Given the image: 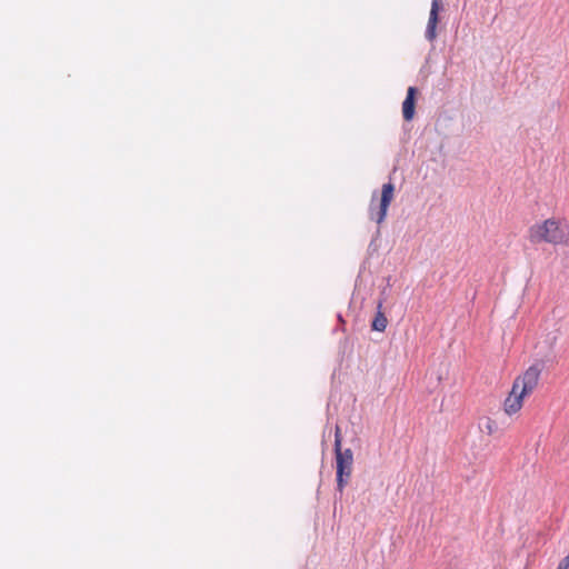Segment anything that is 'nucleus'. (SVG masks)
Listing matches in <instances>:
<instances>
[{"label": "nucleus", "instance_id": "obj_1", "mask_svg": "<svg viewBox=\"0 0 569 569\" xmlns=\"http://www.w3.org/2000/svg\"><path fill=\"white\" fill-rule=\"evenodd\" d=\"M540 376L541 369L533 365L513 380L511 390L503 401L506 415L513 416L521 410L525 398L537 389Z\"/></svg>", "mask_w": 569, "mask_h": 569}, {"label": "nucleus", "instance_id": "obj_2", "mask_svg": "<svg viewBox=\"0 0 569 569\" xmlns=\"http://www.w3.org/2000/svg\"><path fill=\"white\" fill-rule=\"evenodd\" d=\"M528 239L533 244L545 242L553 246H567L569 243V226L560 219L548 218L529 228Z\"/></svg>", "mask_w": 569, "mask_h": 569}, {"label": "nucleus", "instance_id": "obj_3", "mask_svg": "<svg viewBox=\"0 0 569 569\" xmlns=\"http://www.w3.org/2000/svg\"><path fill=\"white\" fill-rule=\"evenodd\" d=\"M337 489L342 492L352 473L353 453L351 449L336 451Z\"/></svg>", "mask_w": 569, "mask_h": 569}, {"label": "nucleus", "instance_id": "obj_4", "mask_svg": "<svg viewBox=\"0 0 569 569\" xmlns=\"http://www.w3.org/2000/svg\"><path fill=\"white\" fill-rule=\"evenodd\" d=\"M395 186L391 182L385 183L381 189V198L378 207L371 201L369 216L371 220L381 223L387 216L388 208L393 199Z\"/></svg>", "mask_w": 569, "mask_h": 569}, {"label": "nucleus", "instance_id": "obj_5", "mask_svg": "<svg viewBox=\"0 0 569 569\" xmlns=\"http://www.w3.org/2000/svg\"><path fill=\"white\" fill-rule=\"evenodd\" d=\"M440 11V1L432 0L428 26L426 30V37L428 40L432 41L436 38V28L438 24V14Z\"/></svg>", "mask_w": 569, "mask_h": 569}, {"label": "nucleus", "instance_id": "obj_6", "mask_svg": "<svg viewBox=\"0 0 569 569\" xmlns=\"http://www.w3.org/2000/svg\"><path fill=\"white\" fill-rule=\"evenodd\" d=\"M416 94L417 89L415 87H409L407 91V97L402 102V114L405 120L407 121L412 120L415 117Z\"/></svg>", "mask_w": 569, "mask_h": 569}, {"label": "nucleus", "instance_id": "obj_7", "mask_svg": "<svg viewBox=\"0 0 569 569\" xmlns=\"http://www.w3.org/2000/svg\"><path fill=\"white\" fill-rule=\"evenodd\" d=\"M381 309H382V302L380 301L377 307L376 317L371 325L373 330L380 331V332L385 331L387 328V325H388L387 317L385 316V313L382 312Z\"/></svg>", "mask_w": 569, "mask_h": 569}, {"label": "nucleus", "instance_id": "obj_8", "mask_svg": "<svg viewBox=\"0 0 569 569\" xmlns=\"http://www.w3.org/2000/svg\"><path fill=\"white\" fill-rule=\"evenodd\" d=\"M341 442H342V437H341L340 428L336 427V432H335V452L342 450Z\"/></svg>", "mask_w": 569, "mask_h": 569}, {"label": "nucleus", "instance_id": "obj_9", "mask_svg": "<svg viewBox=\"0 0 569 569\" xmlns=\"http://www.w3.org/2000/svg\"><path fill=\"white\" fill-rule=\"evenodd\" d=\"M558 340V335L556 332L548 333L546 337V342L548 343L549 348H553Z\"/></svg>", "mask_w": 569, "mask_h": 569}, {"label": "nucleus", "instance_id": "obj_10", "mask_svg": "<svg viewBox=\"0 0 569 569\" xmlns=\"http://www.w3.org/2000/svg\"><path fill=\"white\" fill-rule=\"evenodd\" d=\"M557 569H569V553L560 560Z\"/></svg>", "mask_w": 569, "mask_h": 569}]
</instances>
